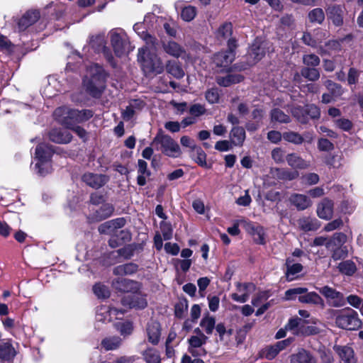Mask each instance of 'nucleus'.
<instances>
[{"label": "nucleus", "instance_id": "nucleus-1", "mask_svg": "<svg viewBox=\"0 0 363 363\" xmlns=\"http://www.w3.org/2000/svg\"><path fill=\"white\" fill-rule=\"evenodd\" d=\"M155 18V15L150 13L145 16L144 23H136L133 26L135 33L146 42V45L138 50V60L147 74H160L164 70L162 62L155 53L157 40L147 33L144 26V23H149Z\"/></svg>", "mask_w": 363, "mask_h": 363}, {"label": "nucleus", "instance_id": "nucleus-2", "mask_svg": "<svg viewBox=\"0 0 363 363\" xmlns=\"http://www.w3.org/2000/svg\"><path fill=\"white\" fill-rule=\"evenodd\" d=\"M89 110H72L67 107H60L55 111L54 116L59 123L72 129L81 138H86V132L79 126H73L74 122H80L87 120L92 116Z\"/></svg>", "mask_w": 363, "mask_h": 363}, {"label": "nucleus", "instance_id": "nucleus-3", "mask_svg": "<svg viewBox=\"0 0 363 363\" xmlns=\"http://www.w3.org/2000/svg\"><path fill=\"white\" fill-rule=\"evenodd\" d=\"M106 74L97 64L91 65L86 70L83 84L86 91L94 97H99L105 88Z\"/></svg>", "mask_w": 363, "mask_h": 363}, {"label": "nucleus", "instance_id": "nucleus-4", "mask_svg": "<svg viewBox=\"0 0 363 363\" xmlns=\"http://www.w3.org/2000/svg\"><path fill=\"white\" fill-rule=\"evenodd\" d=\"M335 325L342 329L357 330L362 325L358 313L350 308L335 311Z\"/></svg>", "mask_w": 363, "mask_h": 363}, {"label": "nucleus", "instance_id": "nucleus-5", "mask_svg": "<svg viewBox=\"0 0 363 363\" xmlns=\"http://www.w3.org/2000/svg\"><path fill=\"white\" fill-rule=\"evenodd\" d=\"M152 145L157 150L167 156L177 157L181 155L179 145L169 135L158 133L152 141Z\"/></svg>", "mask_w": 363, "mask_h": 363}, {"label": "nucleus", "instance_id": "nucleus-6", "mask_svg": "<svg viewBox=\"0 0 363 363\" xmlns=\"http://www.w3.org/2000/svg\"><path fill=\"white\" fill-rule=\"evenodd\" d=\"M52 153V147L46 144L42 143L37 146L35 158L38 162L35 164V169H38V173L40 175L45 176L51 172L50 160Z\"/></svg>", "mask_w": 363, "mask_h": 363}, {"label": "nucleus", "instance_id": "nucleus-7", "mask_svg": "<svg viewBox=\"0 0 363 363\" xmlns=\"http://www.w3.org/2000/svg\"><path fill=\"white\" fill-rule=\"evenodd\" d=\"M111 45L117 56H122L130 51L127 35L121 29H113L109 33Z\"/></svg>", "mask_w": 363, "mask_h": 363}, {"label": "nucleus", "instance_id": "nucleus-8", "mask_svg": "<svg viewBox=\"0 0 363 363\" xmlns=\"http://www.w3.org/2000/svg\"><path fill=\"white\" fill-rule=\"evenodd\" d=\"M237 47L236 41L234 39L228 40V50L216 54L213 57V63L217 67H226L230 65L235 59V49Z\"/></svg>", "mask_w": 363, "mask_h": 363}, {"label": "nucleus", "instance_id": "nucleus-9", "mask_svg": "<svg viewBox=\"0 0 363 363\" xmlns=\"http://www.w3.org/2000/svg\"><path fill=\"white\" fill-rule=\"evenodd\" d=\"M318 291L325 297L329 304L335 308L342 307L346 300L342 293L328 286L317 288Z\"/></svg>", "mask_w": 363, "mask_h": 363}, {"label": "nucleus", "instance_id": "nucleus-10", "mask_svg": "<svg viewBox=\"0 0 363 363\" xmlns=\"http://www.w3.org/2000/svg\"><path fill=\"white\" fill-rule=\"evenodd\" d=\"M121 302L123 306L129 308L143 309L147 306L145 295L139 291L125 296Z\"/></svg>", "mask_w": 363, "mask_h": 363}, {"label": "nucleus", "instance_id": "nucleus-11", "mask_svg": "<svg viewBox=\"0 0 363 363\" xmlns=\"http://www.w3.org/2000/svg\"><path fill=\"white\" fill-rule=\"evenodd\" d=\"M125 311L116 308H108L106 306L100 307L96 312V319L99 322L108 323L113 319H121Z\"/></svg>", "mask_w": 363, "mask_h": 363}, {"label": "nucleus", "instance_id": "nucleus-12", "mask_svg": "<svg viewBox=\"0 0 363 363\" xmlns=\"http://www.w3.org/2000/svg\"><path fill=\"white\" fill-rule=\"evenodd\" d=\"M265 55V43L261 38H257L250 48L247 54L248 64L255 65Z\"/></svg>", "mask_w": 363, "mask_h": 363}, {"label": "nucleus", "instance_id": "nucleus-13", "mask_svg": "<svg viewBox=\"0 0 363 363\" xmlns=\"http://www.w3.org/2000/svg\"><path fill=\"white\" fill-rule=\"evenodd\" d=\"M255 289V285L252 283L236 284V291L231 294V298L238 303H245L250 298V295Z\"/></svg>", "mask_w": 363, "mask_h": 363}, {"label": "nucleus", "instance_id": "nucleus-14", "mask_svg": "<svg viewBox=\"0 0 363 363\" xmlns=\"http://www.w3.org/2000/svg\"><path fill=\"white\" fill-rule=\"evenodd\" d=\"M207 337L203 334H200L199 336H191L189 342L188 351L194 357H201L206 354V350L203 348V345L206 343Z\"/></svg>", "mask_w": 363, "mask_h": 363}, {"label": "nucleus", "instance_id": "nucleus-15", "mask_svg": "<svg viewBox=\"0 0 363 363\" xmlns=\"http://www.w3.org/2000/svg\"><path fill=\"white\" fill-rule=\"evenodd\" d=\"M240 223H243L245 230L252 236L256 243L265 244V232L263 227L243 220H240Z\"/></svg>", "mask_w": 363, "mask_h": 363}, {"label": "nucleus", "instance_id": "nucleus-16", "mask_svg": "<svg viewBox=\"0 0 363 363\" xmlns=\"http://www.w3.org/2000/svg\"><path fill=\"white\" fill-rule=\"evenodd\" d=\"M112 286L118 291L130 294L140 291L141 286L138 281L120 277L113 281Z\"/></svg>", "mask_w": 363, "mask_h": 363}, {"label": "nucleus", "instance_id": "nucleus-17", "mask_svg": "<svg viewBox=\"0 0 363 363\" xmlns=\"http://www.w3.org/2000/svg\"><path fill=\"white\" fill-rule=\"evenodd\" d=\"M292 340V338H287L286 340L279 341L273 345L267 347L263 351L264 357L269 360L274 359L281 351L290 345Z\"/></svg>", "mask_w": 363, "mask_h": 363}, {"label": "nucleus", "instance_id": "nucleus-18", "mask_svg": "<svg viewBox=\"0 0 363 363\" xmlns=\"http://www.w3.org/2000/svg\"><path fill=\"white\" fill-rule=\"evenodd\" d=\"M82 180L89 186L99 189L103 186L108 180V177L103 174L86 173L82 177Z\"/></svg>", "mask_w": 363, "mask_h": 363}, {"label": "nucleus", "instance_id": "nucleus-19", "mask_svg": "<svg viewBox=\"0 0 363 363\" xmlns=\"http://www.w3.org/2000/svg\"><path fill=\"white\" fill-rule=\"evenodd\" d=\"M40 18V13L38 11H27L18 21V28L19 31L26 30L29 26L34 24Z\"/></svg>", "mask_w": 363, "mask_h": 363}, {"label": "nucleus", "instance_id": "nucleus-20", "mask_svg": "<svg viewBox=\"0 0 363 363\" xmlns=\"http://www.w3.org/2000/svg\"><path fill=\"white\" fill-rule=\"evenodd\" d=\"M333 213V202L328 199H323L318 205L317 214L320 218L330 220Z\"/></svg>", "mask_w": 363, "mask_h": 363}, {"label": "nucleus", "instance_id": "nucleus-21", "mask_svg": "<svg viewBox=\"0 0 363 363\" xmlns=\"http://www.w3.org/2000/svg\"><path fill=\"white\" fill-rule=\"evenodd\" d=\"M288 164L294 169H305L310 167V162L305 160L295 153L288 154L286 156Z\"/></svg>", "mask_w": 363, "mask_h": 363}, {"label": "nucleus", "instance_id": "nucleus-22", "mask_svg": "<svg viewBox=\"0 0 363 363\" xmlns=\"http://www.w3.org/2000/svg\"><path fill=\"white\" fill-rule=\"evenodd\" d=\"M163 49L168 55L177 58L185 56V50L174 41L164 43Z\"/></svg>", "mask_w": 363, "mask_h": 363}, {"label": "nucleus", "instance_id": "nucleus-23", "mask_svg": "<svg viewBox=\"0 0 363 363\" xmlns=\"http://www.w3.org/2000/svg\"><path fill=\"white\" fill-rule=\"evenodd\" d=\"M49 138L57 143H68L72 140V135L66 130L53 129L49 133Z\"/></svg>", "mask_w": 363, "mask_h": 363}, {"label": "nucleus", "instance_id": "nucleus-24", "mask_svg": "<svg viewBox=\"0 0 363 363\" xmlns=\"http://www.w3.org/2000/svg\"><path fill=\"white\" fill-rule=\"evenodd\" d=\"M290 201L298 210H305L311 206V199L306 195L295 194L291 196Z\"/></svg>", "mask_w": 363, "mask_h": 363}, {"label": "nucleus", "instance_id": "nucleus-25", "mask_svg": "<svg viewBox=\"0 0 363 363\" xmlns=\"http://www.w3.org/2000/svg\"><path fill=\"white\" fill-rule=\"evenodd\" d=\"M245 137V131L242 127L235 126L230 133V142L235 146H242Z\"/></svg>", "mask_w": 363, "mask_h": 363}, {"label": "nucleus", "instance_id": "nucleus-26", "mask_svg": "<svg viewBox=\"0 0 363 363\" xmlns=\"http://www.w3.org/2000/svg\"><path fill=\"white\" fill-rule=\"evenodd\" d=\"M16 350L9 341L0 342V359L11 361L16 356Z\"/></svg>", "mask_w": 363, "mask_h": 363}, {"label": "nucleus", "instance_id": "nucleus-27", "mask_svg": "<svg viewBox=\"0 0 363 363\" xmlns=\"http://www.w3.org/2000/svg\"><path fill=\"white\" fill-rule=\"evenodd\" d=\"M91 46L97 52H102L110 60V56L108 54V49L106 47V40L104 35H98L92 37L90 40Z\"/></svg>", "mask_w": 363, "mask_h": 363}, {"label": "nucleus", "instance_id": "nucleus-28", "mask_svg": "<svg viewBox=\"0 0 363 363\" xmlns=\"http://www.w3.org/2000/svg\"><path fill=\"white\" fill-rule=\"evenodd\" d=\"M147 334L148 340L153 345L158 343L160 337V328L157 322H150L147 325Z\"/></svg>", "mask_w": 363, "mask_h": 363}, {"label": "nucleus", "instance_id": "nucleus-29", "mask_svg": "<svg viewBox=\"0 0 363 363\" xmlns=\"http://www.w3.org/2000/svg\"><path fill=\"white\" fill-rule=\"evenodd\" d=\"M298 301L301 303L313 304L324 307V301L315 292L304 293L302 296H298Z\"/></svg>", "mask_w": 363, "mask_h": 363}, {"label": "nucleus", "instance_id": "nucleus-30", "mask_svg": "<svg viewBox=\"0 0 363 363\" xmlns=\"http://www.w3.org/2000/svg\"><path fill=\"white\" fill-rule=\"evenodd\" d=\"M327 13H328V18L333 21V23L335 26H339L342 25V23L343 22V19H342L343 10L340 6H329L327 9Z\"/></svg>", "mask_w": 363, "mask_h": 363}, {"label": "nucleus", "instance_id": "nucleus-31", "mask_svg": "<svg viewBox=\"0 0 363 363\" xmlns=\"http://www.w3.org/2000/svg\"><path fill=\"white\" fill-rule=\"evenodd\" d=\"M286 279L289 281L294 280L297 274L303 270V266L299 263L293 264L291 260L288 258L286 261Z\"/></svg>", "mask_w": 363, "mask_h": 363}, {"label": "nucleus", "instance_id": "nucleus-32", "mask_svg": "<svg viewBox=\"0 0 363 363\" xmlns=\"http://www.w3.org/2000/svg\"><path fill=\"white\" fill-rule=\"evenodd\" d=\"M243 79V77L240 74H228L225 77H218L217 82L223 86H229L231 84L238 83Z\"/></svg>", "mask_w": 363, "mask_h": 363}, {"label": "nucleus", "instance_id": "nucleus-33", "mask_svg": "<svg viewBox=\"0 0 363 363\" xmlns=\"http://www.w3.org/2000/svg\"><path fill=\"white\" fill-rule=\"evenodd\" d=\"M167 73L177 79H181L184 76V72L181 66L174 60H169L166 65Z\"/></svg>", "mask_w": 363, "mask_h": 363}, {"label": "nucleus", "instance_id": "nucleus-34", "mask_svg": "<svg viewBox=\"0 0 363 363\" xmlns=\"http://www.w3.org/2000/svg\"><path fill=\"white\" fill-rule=\"evenodd\" d=\"M337 352L345 363H355L356 360L354 357V351L351 347L347 346L338 347Z\"/></svg>", "mask_w": 363, "mask_h": 363}, {"label": "nucleus", "instance_id": "nucleus-35", "mask_svg": "<svg viewBox=\"0 0 363 363\" xmlns=\"http://www.w3.org/2000/svg\"><path fill=\"white\" fill-rule=\"evenodd\" d=\"M122 342V340L120 337L113 336L104 338L101 341V346L105 350H114L118 349Z\"/></svg>", "mask_w": 363, "mask_h": 363}, {"label": "nucleus", "instance_id": "nucleus-36", "mask_svg": "<svg viewBox=\"0 0 363 363\" xmlns=\"http://www.w3.org/2000/svg\"><path fill=\"white\" fill-rule=\"evenodd\" d=\"M138 270V266L133 263H128L119 265L114 268L113 273L116 275L123 276L135 273Z\"/></svg>", "mask_w": 363, "mask_h": 363}, {"label": "nucleus", "instance_id": "nucleus-37", "mask_svg": "<svg viewBox=\"0 0 363 363\" xmlns=\"http://www.w3.org/2000/svg\"><path fill=\"white\" fill-rule=\"evenodd\" d=\"M146 363H161L160 352L153 348H148L143 353Z\"/></svg>", "mask_w": 363, "mask_h": 363}, {"label": "nucleus", "instance_id": "nucleus-38", "mask_svg": "<svg viewBox=\"0 0 363 363\" xmlns=\"http://www.w3.org/2000/svg\"><path fill=\"white\" fill-rule=\"evenodd\" d=\"M197 13V9L191 5L185 6L182 8L180 16L183 21L190 22L194 19Z\"/></svg>", "mask_w": 363, "mask_h": 363}, {"label": "nucleus", "instance_id": "nucleus-39", "mask_svg": "<svg viewBox=\"0 0 363 363\" xmlns=\"http://www.w3.org/2000/svg\"><path fill=\"white\" fill-rule=\"evenodd\" d=\"M117 240L115 238H111L109 240V245L111 247H116L123 242L128 241L130 240V233L128 230H121L118 231Z\"/></svg>", "mask_w": 363, "mask_h": 363}, {"label": "nucleus", "instance_id": "nucleus-40", "mask_svg": "<svg viewBox=\"0 0 363 363\" xmlns=\"http://www.w3.org/2000/svg\"><path fill=\"white\" fill-rule=\"evenodd\" d=\"M313 359L310 354L304 350H300L291 357V363H312Z\"/></svg>", "mask_w": 363, "mask_h": 363}, {"label": "nucleus", "instance_id": "nucleus-41", "mask_svg": "<svg viewBox=\"0 0 363 363\" xmlns=\"http://www.w3.org/2000/svg\"><path fill=\"white\" fill-rule=\"evenodd\" d=\"M324 85L328 90L329 93L336 99L339 98L344 93L342 86L331 80H326L324 82Z\"/></svg>", "mask_w": 363, "mask_h": 363}, {"label": "nucleus", "instance_id": "nucleus-42", "mask_svg": "<svg viewBox=\"0 0 363 363\" xmlns=\"http://www.w3.org/2000/svg\"><path fill=\"white\" fill-rule=\"evenodd\" d=\"M339 271L346 275H352L356 272V265L351 260L340 262L338 265Z\"/></svg>", "mask_w": 363, "mask_h": 363}, {"label": "nucleus", "instance_id": "nucleus-43", "mask_svg": "<svg viewBox=\"0 0 363 363\" xmlns=\"http://www.w3.org/2000/svg\"><path fill=\"white\" fill-rule=\"evenodd\" d=\"M116 328L120 334L124 337L130 335L133 330V324L128 320L117 323Z\"/></svg>", "mask_w": 363, "mask_h": 363}, {"label": "nucleus", "instance_id": "nucleus-44", "mask_svg": "<svg viewBox=\"0 0 363 363\" xmlns=\"http://www.w3.org/2000/svg\"><path fill=\"white\" fill-rule=\"evenodd\" d=\"M308 19L311 23H321L325 19L323 9L316 8L308 13Z\"/></svg>", "mask_w": 363, "mask_h": 363}, {"label": "nucleus", "instance_id": "nucleus-45", "mask_svg": "<svg viewBox=\"0 0 363 363\" xmlns=\"http://www.w3.org/2000/svg\"><path fill=\"white\" fill-rule=\"evenodd\" d=\"M232 34V24L225 23L222 24L217 30L216 36L219 40L226 39Z\"/></svg>", "mask_w": 363, "mask_h": 363}, {"label": "nucleus", "instance_id": "nucleus-46", "mask_svg": "<svg viewBox=\"0 0 363 363\" xmlns=\"http://www.w3.org/2000/svg\"><path fill=\"white\" fill-rule=\"evenodd\" d=\"M301 75L310 81H316L320 77V72L315 68L304 67L301 71Z\"/></svg>", "mask_w": 363, "mask_h": 363}, {"label": "nucleus", "instance_id": "nucleus-47", "mask_svg": "<svg viewBox=\"0 0 363 363\" xmlns=\"http://www.w3.org/2000/svg\"><path fill=\"white\" fill-rule=\"evenodd\" d=\"M347 240V236L342 233H335L328 243L327 247L330 248L332 245L340 247L342 246Z\"/></svg>", "mask_w": 363, "mask_h": 363}, {"label": "nucleus", "instance_id": "nucleus-48", "mask_svg": "<svg viewBox=\"0 0 363 363\" xmlns=\"http://www.w3.org/2000/svg\"><path fill=\"white\" fill-rule=\"evenodd\" d=\"M308 291V289L305 287H297L294 289H290L286 291L285 292V299L286 300H293L295 299L297 296H302L303 294Z\"/></svg>", "mask_w": 363, "mask_h": 363}, {"label": "nucleus", "instance_id": "nucleus-49", "mask_svg": "<svg viewBox=\"0 0 363 363\" xmlns=\"http://www.w3.org/2000/svg\"><path fill=\"white\" fill-rule=\"evenodd\" d=\"M215 318L210 316L203 318L201 322V326L203 328L207 334H211L215 327Z\"/></svg>", "mask_w": 363, "mask_h": 363}, {"label": "nucleus", "instance_id": "nucleus-50", "mask_svg": "<svg viewBox=\"0 0 363 363\" xmlns=\"http://www.w3.org/2000/svg\"><path fill=\"white\" fill-rule=\"evenodd\" d=\"M93 291L95 295L100 298H108L110 295V291L107 286L101 284H95L93 287Z\"/></svg>", "mask_w": 363, "mask_h": 363}, {"label": "nucleus", "instance_id": "nucleus-51", "mask_svg": "<svg viewBox=\"0 0 363 363\" xmlns=\"http://www.w3.org/2000/svg\"><path fill=\"white\" fill-rule=\"evenodd\" d=\"M272 120L279 123L289 122V117L286 115L282 111L275 108L271 113Z\"/></svg>", "mask_w": 363, "mask_h": 363}, {"label": "nucleus", "instance_id": "nucleus-52", "mask_svg": "<svg viewBox=\"0 0 363 363\" xmlns=\"http://www.w3.org/2000/svg\"><path fill=\"white\" fill-rule=\"evenodd\" d=\"M113 211V208L111 205L109 203H106L103 205L99 210L96 211L97 213V217L99 218V219H105L108 217H109Z\"/></svg>", "mask_w": 363, "mask_h": 363}, {"label": "nucleus", "instance_id": "nucleus-53", "mask_svg": "<svg viewBox=\"0 0 363 363\" xmlns=\"http://www.w3.org/2000/svg\"><path fill=\"white\" fill-rule=\"evenodd\" d=\"M283 137L286 141L296 145L301 144L303 141L302 136L294 132L286 133L284 134Z\"/></svg>", "mask_w": 363, "mask_h": 363}, {"label": "nucleus", "instance_id": "nucleus-54", "mask_svg": "<svg viewBox=\"0 0 363 363\" xmlns=\"http://www.w3.org/2000/svg\"><path fill=\"white\" fill-rule=\"evenodd\" d=\"M303 62L307 66L315 67L319 65L320 59L314 54H309L303 57Z\"/></svg>", "mask_w": 363, "mask_h": 363}, {"label": "nucleus", "instance_id": "nucleus-55", "mask_svg": "<svg viewBox=\"0 0 363 363\" xmlns=\"http://www.w3.org/2000/svg\"><path fill=\"white\" fill-rule=\"evenodd\" d=\"M340 49V44L337 40H330L325 44L324 49L320 48L321 53H328V54H330L333 50H338Z\"/></svg>", "mask_w": 363, "mask_h": 363}, {"label": "nucleus", "instance_id": "nucleus-56", "mask_svg": "<svg viewBox=\"0 0 363 363\" xmlns=\"http://www.w3.org/2000/svg\"><path fill=\"white\" fill-rule=\"evenodd\" d=\"M160 228L164 240H170L172 237V229L169 223L162 222L160 225Z\"/></svg>", "mask_w": 363, "mask_h": 363}, {"label": "nucleus", "instance_id": "nucleus-57", "mask_svg": "<svg viewBox=\"0 0 363 363\" xmlns=\"http://www.w3.org/2000/svg\"><path fill=\"white\" fill-rule=\"evenodd\" d=\"M335 123L337 127L344 131H349L352 127V122L346 118H340L335 120Z\"/></svg>", "mask_w": 363, "mask_h": 363}, {"label": "nucleus", "instance_id": "nucleus-58", "mask_svg": "<svg viewBox=\"0 0 363 363\" xmlns=\"http://www.w3.org/2000/svg\"><path fill=\"white\" fill-rule=\"evenodd\" d=\"M347 255V250L346 247L340 246L333 250L332 257L335 260H338L346 257Z\"/></svg>", "mask_w": 363, "mask_h": 363}, {"label": "nucleus", "instance_id": "nucleus-59", "mask_svg": "<svg viewBox=\"0 0 363 363\" xmlns=\"http://www.w3.org/2000/svg\"><path fill=\"white\" fill-rule=\"evenodd\" d=\"M188 305L184 302H179L175 305L174 313L175 315L182 318L184 317L185 313L187 311Z\"/></svg>", "mask_w": 363, "mask_h": 363}, {"label": "nucleus", "instance_id": "nucleus-60", "mask_svg": "<svg viewBox=\"0 0 363 363\" xmlns=\"http://www.w3.org/2000/svg\"><path fill=\"white\" fill-rule=\"evenodd\" d=\"M277 172L279 173V177L283 179L292 180L298 176L297 172H290L285 169H277Z\"/></svg>", "mask_w": 363, "mask_h": 363}, {"label": "nucleus", "instance_id": "nucleus-61", "mask_svg": "<svg viewBox=\"0 0 363 363\" xmlns=\"http://www.w3.org/2000/svg\"><path fill=\"white\" fill-rule=\"evenodd\" d=\"M318 147L320 151H330L334 148V145L328 139L320 138L318 143Z\"/></svg>", "mask_w": 363, "mask_h": 363}, {"label": "nucleus", "instance_id": "nucleus-62", "mask_svg": "<svg viewBox=\"0 0 363 363\" xmlns=\"http://www.w3.org/2000/svg\"><path fill=\"white\" fill-rule=\"evenodd\" d=\"M99 232L101 234H114V229L111 220L105 222L99 226Z\"/></svg>", "mask_w": 363, "mask_h": 363}, {"label": "nucleus", "instance_id": "nucleus-63", "mask_svg": "<svg viewBox=\"0 0 363 363\" xmlns=\"http://www.w3.org/2000/svg\"><path fill=\"white\" fill-rule=\"evenodd\" d=\"M359 72L354 68H350L348 72L347 82L350 85L355 84L358 82Z\"/></svg>", "mask_w": 363, "mask_h": 363}, {"label": "nucleus", "instance_id": "nucleus-64", "mask_svg": "<svg viewBox=\"0 0 363 363\" xmlns=\"http://www.w3.org/2000/svg\"><path fill=\"white\" fill-rule=\"evenodd\" d=\"M206 111V109L201 104H194L190 107L189 113L194 117H199L203 115Z\"/></svg>", "mask_w": 363, "mask_h": 363}]
</instances>
